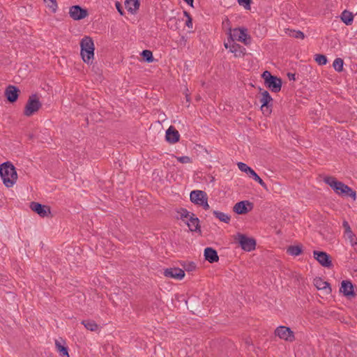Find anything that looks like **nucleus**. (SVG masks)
I'll list each match as a JSON object with an SVG mask.
<instances>
[{"instance_id":"nucleus-1","label":"nucleus","mask_w":357,"mask_h":357,"mask_svg":"<svg viewBox=\"0 0 357 357\" xmlns=\"http://www.w3.org/2000/svg\"><path fill=\"white\" fill-rule=\"evenodd\" d=\"M0 176L7 188L13 187L17 179L15 167L10 162H3L0 165Z\"/></svg>"},{"instance_id":"nucleus-2","label":"nucleus","mask_w":357,"mask_h":357,"mask_svg":"<svg viewBox=\"0 0 357 357\" xmlns=\"http://www.w3.org/2000/svg\"><path fill=\"white\" fill-rule=\"evenodd\" d=\"M324 181L326 184L332 188L337 194L342 196L350 197L354 199H356V192L344 183L337 181L335 177L327 176L324 179Z\"/></svg>"},{"instance_id":"nucleus-3","label":"nucleus","mask_w":357,"mask_h":357,"mask_svg":"<svg viewBox=\"0 0 357 357\" xmlns=\"http://www.w3.org/2000/svg\"><path fill=\"white\" fill-rule=\"evenodd\" d=\"M81 56L83 61L86 63L92 62L94 56V43L93 39L89 36L84 37L80 42Z\"/></svg>"},{"instance_id":"nucleus-4","label":"nucleus","mask_w":357,"mask_h":357,"mask_svg":"<svg viewBox=\"0 0 357 357\" xmlns=\"http://www.w3.org/2000/svg\"><path fill=\"white\" fill-rule=\"evenodd\" d=\"M261 77L264 79V83L272 92L278 93L281 90L282 79L276 76L272 75L271 73L266 70L263 73Z\"/></svg>"},{"instance_id":"nucleus-5","label":"nucleus","mask_w":357,"mask_h":357,"mask_svg":"<svg viewBox=\"0 0 357 357\" xmlns=\"http://www.w3.org/2000/svg\"><path fill=\"white\" fill-rule=\"evenodd\" d=\"M42 104L40 102L37 94L31 95L26 103L24 110V114L26 116H31L35 112H38L41 107Z\"/></svg>"},{"instance_id":"nucleus-6","label":"nucleus","mask_w":357,"mask_h":357,"mask_svg":"<svg viewBox=\"0 0 357 357\" xmlns=\"http://www.w3.org/2000/svg\"><path fill=\"white\" fill-rule=\"evenodd\" d=\"M248 29L246 28H235L230 29L229 39L231 42L235 40L242 42L245 45H248L250 43V36L248 34Z\"/></svg>"},{"instance_id":"nucleus-7","label":"nucleus","mask_w":357,"mask_h":357,"mask_svg":"<svg viewBox=\"0 0 357 357\" xmlns=\"http://www.w3.org/2000/svg\"><path fill=\"white\" fill-rule=\"evenodd\" d=\"M235 241H238L241 248L247 252L255 250L256 241L253 238L248 237L246 235L238 233L235 237Z\"/></svg>"},{"instance_id":"nucleus-8","label":"nucleus","mask_w":357,"mask_h":357,"mask_svg":"<svg viewBox=\"0 0 357 357\" xmlns=\"http://www.w3.org/2000/svg\"><path fill=\"white\" fill-rule=\"evenodd\" d=\"M260 102L262 113L266 116L269 115L272 112L273 98L267 91L261 92Z\"/></svg>"},{"instance_id":"nucleus-9","label":"nucleus","mask_w":357,"mask_h":357,"mask_svg":"<svg viewBox=\"0 0 357 357\" xmlns=\"http://www.w3.org/2000/svg\"><path fill=\"white\" fill-rule=\"evenodd\" d=\"M275 335L278 336L280 339L290 342H294L295 340L294 332L290 328L284 326L277 327L275 330Z\"/></svg>"},{"instance_id":"nucleus-10","label":"nucleus","mask_w":357,"mask_h":357,"mask_svg":"<svg viewBox=\"0 0 357 357\" xmlns=\"http://www.w3.org/2000/svg\"><path fill=\"white\" fill-rule=\"evenodd\" d=\"M69 15L74 20H80L87 17L89 12L87 9L83 8L79 5H75L70 7Z\"/></svg>"},{"instance_id":"nucleus-11","label":"nucleus","mask_w":357,"mask_h":357,"mask_svg":"<svg viewBox=\"0 0 357 357\" xmlns=\"http://www.w3.org/2000/svg\"><path fill=\"white\" fill-rule=\"evenodd\" d=\"M314 258L324 267L330 268L333 266L331 256L324 251L313 252Z\"/></svg>"},{"instance_id":"nucleus-12","label":"nucleus","mask_w":357,"mask_h":357,"mask_svg":"<svg viewBox=\"0 0 357 357\" xmlns=\"http://www.w3.org/2000/svg\"><path fill=\"white\" fill-rule=\"evenodd\" d=\"M253 208V204L248 200L241 201L237 202L234 208L233 211L239 215H243L248 213Z\"/></svg>"},{"instance_id":"nucleus-13","label":"nucleus","mask_w":357,"mask_h":357,"mask_svg":"<svg viewBox=\"0 0 357 357\" xmlns=\"http://www.w3.org/2000/svg\"><path fill=\"white\" fill-rule=\"evenodd\" d=\"M20 93V89L16 86L11 84L7 86L4 91L7 100L10 103H14L17 100Z\"/></svg>"},{"instance_id":"nucleus-14","label":"nucleus","mask_w":357,"mask_h":357,"mask_svg":"<svg viewBox=\"0 0 357 357\" xmlns=\"http://www.w3.org/2000/svg\"><path fill=\"white\" fill-rule=\"evenodd\" d=\"M30 208L33 211L38 214L42 218L47 217L51 213L50 206L43 205L38 202H31Z\"/></svg>"},{"instance_id":"nucleus-15","label":"nucleus","mask_w":357,"mask_h":357,"mask_svg":"<svg viewBox=\"0 0 357 357\" xmlns=\"http://www.w3.org/2000/svg\"><path fill=\"white\" fill-rule=\"evenodd\" d=\"M164 275L170 278L181 280L185 276V272L179 268H169L165 269Z\"/></svg>"},{"instance_id":"nucleus-16","label":"nucleus","mask_w":357,"mask_h":357,"mask_svg":"<svg viewBox=\"0 0 357 357\" xmlns=\"http://www.w3.org/2000/svg\"><path fill=\"white\" fill-rule=\"evenodd\" d=\"M340 291L347 297H354L356 295L354 291V285L349 280L342 281Z\"/></svg>"},{"instance_id":"nucleus-17","label":"nucleus","mask_w":357,"mask_h":357,"mask_svg":"<svg viewBox=\"0 0 357 357\" xmlns=\"http://www.w3.org/2000/svg\"><path fill=\"white\" fill-rule=\"evenodd\" d=\"M180 135L178 131L171 126L166 131L165 139L170 144H174L179 141Z\"/></svg>"},{"instance_id":"nucleus-18","label":"nucleus","mask_w":357,"mask_h":357,"mask_svg":"<svg viewBox=\"0 0 357 357\" xmlns=\"http://www.w3.org/2000/svg\"><path fill=\"white\" fill-rule=\"evenodd\" d=\"M204 255L205 260L208 261L209 263H215L218 261L219 257L217 251L210 247L206 248L204 251Z\"/></svg>"},{"instance_id":"nucleus-19","label":"nucleus","mask_w":357,"mask_h":357,"mask_svg":"<svg viewBox=\"0 0 357 357\" xmlns=\"http://www.w3.org/2000/svg\"><path fill=\"white\" fill-rule=\"evenodd\" d=\"M206 195L207 194L204 191L199 190H192L190 195V199L192 203L199 205L201 202L204 201Z\"/></svg>"},{"instance_id":"nucleus-20","label":"nucleus","mask_w":357,"mask_h":357,"mask_svg":"<svg viewBox=\"0 0 357 357\" xmlns=\"http://www.w3.org/2000/svg\"><path fill=\"white\" fill-rule=\"evenodd\" d=\"M185 223L191 231L201 232L199 220L198 218L195 217L194 213H191L189 220H187Z\"/></svg>"},{"instance_id":"nucleus-21","label":"nucleus","mask_w":357,"mask_h":357,"mask_svg":"<svg viewBox=\"0 0 357 357\" xmlns=\"http://www.w3.org/2000/svg\"><path fill=\"white\" fill-rule=\"evenodd\" d=\"M314 285L319 290H325L326 293H331V288L330 287V284L324 281L321 278H316L314 279L313 281Z\"/></svg>"},{"instance_id":"nucleus-22","label":"nucleus","mask_w":357,"mask_h":357,"mask_svg":"<svg viewBox=\"0 0 357 357\" xmlns=\"http://www.w3.org/2000/svg\"><path fill=\"white\" fill-rule=\"evenodd\" d=\"M229 51L234 53L236 57H242L245 55V49L239 44L232 42L229 45Z\"/></svg>"},{"instance_id":"nucleus-23","label":"nucleus","mask_w":357,"mask_h":357,"mask_svg":"<svg viewBox=\"0 0 357 357\" xmlns=\"http://www.w3.org/2000/svg\"><path fill=\"white\" fill-rule=\"evenodd\" d=\"M139 0H126L125 2L126 8L132 14H134L139 8Z\"/></svg>"},{"instance_id":"nucleus-24","label":"nucleus","mask_w":357,"mask_h":357,"mask_svg":"<svg viewBox=\"0 0 357 357\" xmlns=\"http://www.w3.org/2000/svg\"><path fill=\"white\" fill-rule=\"evenodd\" d=\"M303 252V246L301 245H290L287 249V252L292 256H298Z\"/></svg>"},{"instance_id":"nucleus-25","label":"nucleus","mask_w":357,"mask_h":357,"mask_svg":"<svg viewBox=\"0 0 357 357\" xmlns=\"http://www.w3.org/2000/svg\"><path fill=\"white\" fill-rule=\"evenodd\" d=\"M341 20L345 24L351 25L354 20V15L351 12L345 10L341 14Z\"/></svg>"},{"instance_id":"nucleus-26","label":"nucleus","mask_w":357,"mask_h":357,"mask_svg":"<svg viewBox=\"0 0 357 357\" xmlns=\"http://www.w3.org/2000/svg\"><path fill=\"white\" fill-rule=\"evenodd\" d=\"M81 324L90 331H96L98 329V325L93 320H83Z\"/></svg>"},{"instance_id":"nucleus-27","label":"nucleus","mask_w":357,"mask_h":357,"mask_svg":"<svg viewBox=\"0 0 357 357\" xmlns=\"http://www.w3.org/2000/svg\"><path fill=\"white\" fill-rule=\"evenodd\" d=\"M213 213L216 218L219 219L221 222H223L225 223H229L231 220L230 215H229L223 212H220L218 211H213Z\"/></svg>"},{"instance_id":"nucleus-28","label":"nucleus","mask_w":357,"mask_h":357,"mask_svg":"<svg viewBox=\"0 0 357 357\" xmlns=\"http://www.w3.org/2000/svg\"><path fill=\"white\" fill-rule=\"evenodd\" d=\"M55 346L57 349V351L60 353L62 357H70L68 354V347L63 346L61 344L60 342L58 340L55 341Z\"/></svg>"},{"instance_id":"nucleus-29","label":"nucleus","mask_w":357,"mask_h":357,"mask_svg":"<svg viewBox=\"0 0 357 357\" xmlns=\"http://www.w3.org/2000/svg\"><path fill=\"white\" fill-rule=\"evenodd\" d=\"M250 177H252L255 181H257L264 189L268 190V188L266 184L264 182V181L258 176V174L252 170V172L249 174Z\"/></svg>"},{"instance_id":"nucleus-30","label":"nucleus","mask_w":357,"mask_h":357,"mask_svg":"<svg viewBox=\"0 0 357 357\" xmlns=\"http://www.w3.org/2000/svg\"><path fill=\"white\" fill-rule=\"evenodd\" d=\"M141 56L144 61L151 63L153 61V53L151 51L148 50H144L142 52Z\"/></svg>"},{"instance_id":"nucleus-31","label":"nucleus","mask_w":357,"mask_h":357,"mask_svg":"<svg viewBox=\"0 0 357 357\" xmlns=\"http://www.w3.org/2000/svg\"><path fill=\"white\" fill-rule=\"evenodd\" d=\"M344 61L341 58H337L334 60L333 66L335 70L337 72H342L343 70Z\"/></svg>"},{"instance_id":"nucleus-32","label":"nucleus","mask_w":357,"mask_h":357,"mask_svg":"<svg viewBox=\"0 0 357 357\" xmlns=\"http://www.w3.org/2000/svg\"><path fill=\"white\" fill-rule=\"evenodd\" d=\"M238 169L245 173H246L248 176L253 170L251 167H248L245 163L239 162L237 164Z\"/></svg>"},{"instance_id":"nucleus-33","label":"nucleus","mask_w":357,"mask_h":357,"mask_svg":"<svg viewBox=\"0 0 357 357\" xmlns=\"http://www.w3.org/2000/svg\"><path fill=\"white\" fill-rule=\"evenodd\" d=\"M289 35L294 38L303 39L305 34L301 31L290 30Z\"/></svg>"},{"instance_id":"nucleus-34","label":"nucleus","mask_w":357,"mask_h":357,"mask_svg":"<svg viewBox=\"0 0 357 357\" xmlns=\"http://www.w3.org/2000/svg\"><path fill=\"white\" fill-rule=\"evenodd\" d=\"M44 1L47 3V7H49L52 13H55L56 11L57 3L56 0H44Z\"/></svg>"},{"instance_id":"nucleus-35","label":"nucleus","mask_w":357,"mask_h":357,"mask_svg":"<svg viewBox=\"0 0 357 357\" xmlns=\"http://www.w3.org/2000/svg\"><path fill=\"white\" fill-rule=\"evenodd\" d=\"M177 213L180 215V219L184 220V218H190L191 213L184 208H181Z\"/></svg>"},{"instance_id":"nucleus-36","label":"nucleus","mask_w":357,"mask_h":357,"mask_svg":"<svg viewBox=\"0 0 357 357\" xmlns=\"http://www.w3.org/2000/svg\"><path fill=\"white\" fill-rule=\"evenodd\" d=\"M315 61L319 65H326L327 63V58L324 54H316L315 55Z\"/></svg>"},{"instance_id":"nucleus-37","label":"nucleus","mask_w":357,"mask_h":357,"mask_svg":"<svg viewBox=\"0 0 357 357\" xmlns=\"http://www.w3.org/2000/svg\"><path fill=\"white\" fill-rule=\"evenodd\" d=\"M345 236L347 238L349 239L351 246H354L357 244V238H356L355 234L352 231L346 234Z\"/></svg>"},{"instance_id":"nucleus-38","label":"nucleus","mask_w":357,"mask_h":357,"mask_svg":"<svg viewBox=\"0 0 357 357\" xmlns=\"http://www.w3.org/2000/svg\"><path fill=\"white\" fill-rule=\"evenodd\" d=\"M238 3L240 6H242L244 7L246 10L250 9V5L252 3V0H237Z\"/></svg>"},{"instance_id":"nucleus-39","label":"nucleus","mask_w":357,"mask_h":357,"mask_svg":"<svg viewBox=\"0 0 357 357\" xmlns=\"http://www.w3.org/2000/svg\"><path fill=\"white\" fill-rule=\"evenodd\" d=\"M177 160L181 163H190L192 162L191 158L188 156L177 157Z\"/></svg>"},{"instance_id":"nucleus-40","label":"nucleus","mask_w":357,"mask_h":357,"mask_svg":"<svg viewBox=\"0 0 357 357\" xmlns=\"http://www.w3.org/2000/svg\"><path fill=\"white\" fill-rule=\"evenodd\" d=\"M199 205L202 206L204 208V209H205V210H208V209L210 208V206L208 204V197H207V195L204 199V201L201 202Z\"/></svg>"},{"instance_id":"nucleus-41","label":"nucleus","mask_w":357,"mask_h":357,"mask_svg":"<svg viewBox=\"0 0 357 357\" xmlns=\"http://www.w3.org/2000/svg\"><path fill=\"white\" fill-rule=\"evenodd\" d=\"M195 268H196V266H195V263H193V262L189 263L187 266H184V268L187 271H192L195 270Z\"/></svg>"},{"instance_id":"nucleus-42","label":"nucleus","mask_w":357,"mask_h":357,"mask_svg":"<svg viewBox=\"0 0 357 357\" xmlns=\"http://www.w3.org/2000/svg\"><path fill=\"white\" fill-rule=\"evenodd\" d=\"M343 227L344 229L345 234L349 233V232H350V231H352L351 229V227H350V226H349V225L347 221H344L343 222Z\"/></svg>"},{"instance_id":"nucleus-43","label":"nucleus","mask_w":357,"mask_h":357,"mask_svg":"<svg viewBox=\"0 0 357 357\" xmlns=\"http://www.w3.org/2000/svg\"><path fill=\"white\" fill-rule=\"evenodd\" d=\"M116 8L117 10L119 12V13L121 15H123V9L121 4L119 2L116 3Z\"/></svg>"},{"instance_id":"nucleus-44","label":"nucleus","mask_w":357,"mask_h":357,"mask_svg":"<svg viewBox=\"0 0 357 357\" xmlns=\"http://www.w3.org/2000/svg\"><path fill=\"white\" fill-rule=\"evenodd\" d=\"M185 25L188 28H192V19L191 16H188V18L187 19V20L185 22Z\"/></svg>"},{"instance_id":"nucleus-45","label":"nucleus","mask_w":357,"mask_h":357,"mask_svg":"<svg viewBox=\"0 0 357 357\" xmlns=\"http://www.w3.org/2000/svg\"><path fill=\"white\" fill-rule=\"evenodd\" d=\"M287 76L290 80H295V75L292 73H288Z\"/></svg>"},{"instance_id":"nucleus-46","label":"nucleus","mask_w":357,"mask_h":357,"mask_svg":"<svg viewBox=\"0 0 357 357\" xmlns=\"http://www.w3.org/2000/svg\"><path fill=\"white\" fill-rule=\"evenodd\" d=\"M230 42H231V40L229 38V40H228V43H225L224 45H225V48H227V49H228V48H229V43H230Z\"/></svg>"},{"instance_id":"nucleus-47","label":"nucleus","mask_w":357,"mask_h":357,"mask_svg":"<svg viewBox=\"0 0 357 357\" xmlns=\"http://www.w3.org/2000/svg\"><path fill=\"white\" fill-rule=\"evenodd\" d=\"M185 1L188 5L192 6V3L194 0H183Z\"/></svg>"},{"instance_id":"nucleus-48","label":"nucleus","mask_w":357,"mask_h":357,"mask_svg":"<svg viewBox=\"0 0 357 357\" xmlns=\"http://www.w3.org/2000/svg\"><path fill=\"white\" fill-rule=\"evenodd\" d=\"M184 15L187 17V18H188V16H190V15L187 11H184Z\"/></svg>"},{"instance_id":"nucleus-49","label":"nucleus","mask_w":357,"mask_h":357,"mask_svg":"<svg viewBox=\"0 0 357 357\" xmlns=\"http://www.w3.org/2000/svg\"><path fill=\"white\" fill-rule=\"evenodd\" d=\"M171 21H176V18L171 19V20H170V22H171Z\"/></svg>"}]
</instances>
